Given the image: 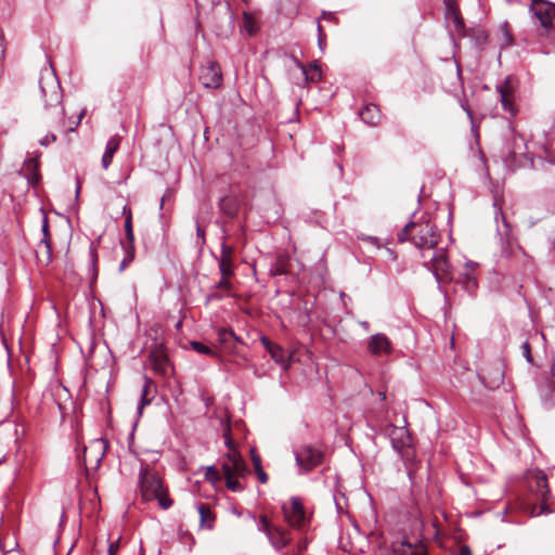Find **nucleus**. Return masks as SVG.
<instances>
[{"label": "nucleus", "instance_id": "obj_1", "mask_svg": "<svg viewBox=\"0 0 555 555\" xmlns=\"http://www.w3.org/2000/svg\"><path fill=\"white\" fill-rule=\"evenodd\" d=\"M39 88L43 101L42 118L47 126L59 132L74 131L85 112L80 113L76 121L66 118L62 102L63 91L56 76L51 73L40 76Z\"/></svg>", "mask_w": 555, "mask_h": 555}, {"label": "nucleus", "instance_id": "obj_2", "mask_svg": "<svg viewBox=\"0 0 555 555\" xmlns=\"http://www.w3.org/2000/svg\"><path fill=\"white\" fill-rule=\"evenodd\" d=\"M138 487L143 502L157 500L159 507L165 511L173 505L163 476L155 466L145 460H140Z\"/></svg>", "mask_w": 555, "mask_h": 555}, {"label": "nucleus", "instance_id": "obj_3", "mask_svg": "<svg viewBox=\"0 0 555 555\" xmlns=\"http://www.w3.org/2000/svg\"><path fill=\"white\" fill-rule=\"evenodd\" d=\"M228 446V453L221 460L220 472L215 466H209L206 469L205 477L207 480L215 482L224 479L225 487L232 492H238L242 486L238 477L243 476V457L241 453L234 449L233 442L230 438H225Z\"/></svg>", "mask_w": 555, "mask_h": 555}, {"label": "nucleus", "instance_id": "obj_4", "mask_svg": "<svg viewBox=\"0 0 555 555\" xmlns=\"http://www.w3.org/2000/svg\"><path fill=\"white\" fill-rule=\"evenodd\" d=\"M399 243L410 242L418 249H434L440 241V233L429 220L410 221L397 234Z\"/></svg>", "mask_w": 555, "mask_h": 555}, {"label": "nucleus", "instance_id": "obj_5", "mask_svg": "<svg viewBox=\"0 0 555 555\" xmlns=\"http://www.w3.org/2000/svg\"><path fill=\"white\" fill-rule=\"evenodd\" d=\"M526 478L529 490L534 494L537 500L541 501L539 509L533 512L534 515L539 516L552 513V509L546 503L551 493L546 474L541 469H531L528 470Z\"/></svg>", "mask_w": 555, "mask_h": 555}, {"label": "nucleus", "instance_id": "obj_6", "mask_svg": "<svg viewBox=\"0 0 555 555\" xmlns=\"http://www.w3.org/2000/svg\"><path fill=\"white\" fill-rule=\"evenodd\" d=\"M218 339L221 346V352L223 353L225 360L241 364V361L243 360V356L241 354L243 341L241 337L237 336L233 330L221 327L218 331Z\"/></svg>", "mask_w": 555, "mask_h": 555}, {"label": "nucleus", "instance_id": "obj_7", "mask_svg": "<svg viewBox=\"0 0 555 555\" xmlns=\"http://www.w3.org/2000/svg\"><path fill=\"white\" fill-rule=\"evenodd\" d=\"M258 528L267 534L271 545L276 551L283 550L292 541L289 530L271 525L266 516L260 517Z\"/></svg>", "mask_w": 555, "mask_h": 555}, {"label": "nucleus", "instance_id": "obj_8", "mask_svg": "<svg viewBox=\"0 0 555 555\" xmlns=\"http://www.w3.org/2000/svg\"><path fill=\"white\" fill-rule=\"evenodd\" d=\"M525 139L519 134L512 133L501 150V158L507 168L515 170L517 167V156L525 154Z\"/></svg>", "mask_w": 555, "mask_h": 555}, {"label": "nucleus", "instance_id": "obj_9", "mask_svg": "<svg viewBox=\"0 0 555 555\" xmlns=\"http://www.w3.org/2000/svg\"><path fill=\"white\" fill-rule=\"evenodd\" d=\"M295 460L297 465L308 473L323 463L324 453L318 448L306 444L295 452Z\"/></svg>", "mask_w": 555, "mask_h": 555}, {"label": "nucleus", "instance_id": "obj_10", "mask_svg": "<svg viewBox=\"0 0 555 555\" xmlns=\"http://www.w3.org/2000/svg\"><path fill=\"white\" fill-rule=\"evenodd\" d=\"M282 512L291 527L301 529L305 526L307 517L304 504L299 498H291L289 504L282 506Z\"/></svg>", "mask_w": 555, "mask_h": 555}, {"label": "nucleus", "instance_id": "obj_11", "mask_svg": "<svg viewBox=\"0 0 555 555\" xmlns=\"http://www.w3.org/2000/svg\"><path fill=\"white\" fill-rule=\"evenodd\" d=\"M198 79L207 89H217L222 83V72L220 65L215 61H207L199 67Z\"/></svg>", "mask_w": 555, "mask_h": 555}, {"label": "nucleus", "instance_id": "obj_12", "mask_svg": "<svg viewBox=\"0 0 555 555\" xmlns=\"http://www.w3.org/2000/svg\"><path fill=\"white\" fill-rule=\"evenodd\" d=\"M149 360L155 374L167 376L170 370V361L163 343H155L150 350Z\"/></svg>", "mask_w": 555, "mask_h": 555}, {"label": "nucleus", "instance_id": "obj_13", "mask_svg": "<svg viewBox=\"0 0 555 555\" xmlns=\"http://www.w3.org/2000/svg\"><path fill=\"white\" fill-rule=\"evenodd\" d=\"M426 266L433 271L438 282L452 280L451 263L443 249L436 251Z\"/></svg>", "mask_w": 555, "mask_h": 555}, {"label": "nucleus", "instance_id": "obj_14", "mask_svg": "<svg viewBox=\"0 0 555 555\" xmlns=\"http://www.w3.org/2000/svg\"><path fill=\"white\" fill-rule=\"evenodd\" d=\"M397 453L400 455L404 467L406 469L408 477L411 481L412 490L414 491L415 483H416V474L420 468V461L416 456V450L411 444L402 448L401 450H398Z\"/></svg>", "mask_w": 555, "mask_h": 555}, {"label": "nucleus", "instance_id": "obj_15", "mask_svg": "<svg viewBox=\"0 0 555 555\" xmlns=\"http://www.w3.org/2000/svg\"><path fill=\"white\" fill-rule=\"evenodd\" d=\"M529 11L539 20L541 26L550 30L555 22V3L545 0V3L533 4L529 7Z\"/></svg>", "mask_w": 555, "mask_h": 555}, {"label": "nucleus", "instance_id": "obj_16", "mask_svg": "<svg viewBox=\"0 0 555 555\" xmlns=\"http://www.w3.org/2000/svg\"><path fill=\"white\" fill-rule=\"evenodd\" d=\"M384 433L389 437L391 447L396 452L412 443L411 435L404 426L399 427L388 424L385 426Z\"/></svg>", "mask_w": 555, "mask_h": 555}, {"label": "nucleus", "instance_id": "obj_17", "mask_svg": "<svg viewBox=\"0 0 555 555\" xmlns=\"http://www.w3.org/2000/svg\"><path fill=\"white\" fill-rule=\"evenodd\" d=\"M392 555H427L426 546L423 542L414 543L403 539L400 542L392 543Z\"/></svg>", "mask_w": 555, "mask_h": 555}, {"label": "nucleus", "instance_id": "obj_18", "mask_svg": "<svg viewBox=\"0 0 555 555\" xmlns=\"http://www.w3.org/2000/svg\"><path fill=\"white\" fill-rule=\"evenodd\" d=\"M367 350L373 356L389 354L392 350L391 341L385 334L377 333L371 336Z\"/></svg>", "mask_w": 555, "mask_h": 555}, {"label": "nucleus", "instance_id": "obj_19", "mask_svg": "<svg viewBox=\"0 0 555 555\" xmlns=\"http://www.w3.org/2000/svg\"><path fill=\"white\" fill-rule=\"evenodd\" d=\"M496 92L500 94V102L502 108L512 115H515L516 108L513 101V87L511 85L509 77L504 82L496 86Z\"/></svg>", "mask_w": 555, "mask_h": 555}, {"label": "nucleus", "instance_id": "obj_20", "mask_svg": "<svg viewBox=\"0 0 555 555\" xmlns=\"http://www.w3.org/2000/svg\"><path fill=\"white\" fill-rule=\"evenodd\" d=\"M474 271L475 264L467 262L465 272L461 273L457 279V283L468 295H475L478 289V281Z\"/></svg>", "mask_w": 555, "mask_h": 555}, {"label": "nucleus", "instance_id": "obj_21", "mask_svg": "<svg viewBox=\"0 0 555 555\" xmlns=\"http://www.w3.org/2000/svg\"><path fill=\"white\" fill-rule=\"evenodd\" d=\"M446 7V18L454 24V28L459 35H464L465 23L461 15L460 9L455 1L443 0Z\"/></svg>", "mask_w": 555, "mask_h": 555}, {"label": "nucleus", "instance_id": "obj_22", "mask_svg": "<svg viewBox=\"0 0 555 555\" xmlns=\"http://www.w3.org/2000/svg\"><path fill=\"white\" fill-rule=\"evenodd\" d=\"M292 259L287 254H280L270 267L272 276H293Z\"/></svg>", "mask_w": 555, "mask_h": 555}, {"label": "nucleus", "instance_id": "obj_23", "mask_svg": "<svg viewBox=\"0 0 555 555\" xmlns=\"http://www.w3.org/2000/svg\"><path fill=\"white\" fill-rule=\"evenodd\" d=\"M358 114L361 120L371 127L379 125L383 117L379 106L374 103L365 104Z\"/></svg>", "mask_w": 555, "mask_h": 555}, {"label": "nucleus", "instance_id": "obj_24", "mask_svg": "<svg viewBox=\"0 0 555 555\" xmlns=\"http://www.w3.org/2000/svg\"><path fill=\"white\" fill-rule=\"evenodd\" d=\"M254 335L259 338L260 344L270 353L271 358L279 364L285 363L286 352L285 350L273 344L268 337L261 335L257 331H254Z\"/></svg>", "mask_w": 555, "mask_h": 555}, {"label": "nucleus", "instance_id": "obj_25", "mask_svg": "<svg viewBox=\"0 0 555 555\" xmlns=\"http://www.w3.org/2000/svg\"><path fill=\"white\" fill-rule=\"evenodd\" d=\"M501 218H502V221H503V225L505 228L504 233L502 235H504L506 237V241L503 242V244H502V253H503V255L505 257H513V256L516 255V251H519L520 254L525 255V251H524V249H522V247L520 245L516 244L515 247L513 246L512 237H511V225L506 221V219H505L503 214H501Z\"/></svg>", "mask_w": 555, "mask_h": 555}, {"label": "nucleus", "instance_id": "obj_26", "mask_svg": "<svg viewBox=\"0 0 555 555\" xmlns=\"http://www.w3.org/2000/svg\"><path fill=\"white\" fill-rule=\"evenodd\" d=\"M120 145V137L115 134L108 139L105 145V151L102 156V168L106 170L113 162L115 153L118 151Z\"/></svg>", "mask_w": 555, "mask_h": 555}, {"label": "nucleus", "instance_id": "obj_27", "mask_svg": "<svg viewBox=\"0 0 555 555\" xmlns=\"http://www.w3.org/2000/svg\"><path fill=\"white\" fill-rule=\"evenodd\" d=\"M220 209L229 218L237 216L241 208V201L235 195H227L220 199Z\"/></svg>", "mask_w": 555, "mask_h": 555}, {"label": "nucleus", "instance_id": "obj_28", "mask_svg": "<svg viewBox=\"0 0 555 555\" xmlns=\"http://www.w3.org/2000/svg\"><path fill=\"white\" fill-rule=\"evenodd\" d=\"M232 254H233L232 247L223 244L222 250H221V257L219 260V268H220L221 275L230 276L233 273Z\"/></svg>", "mask_w": 555, "mask_h": 555}, {"label": "nucleus", "instance_id": "obj_29", "mask_svg": "<svg viewBox=\"0 0 555 555\" xmlns=\"http://www.w3.org/2000/svg\"><path fill=\"white\" fill-rule=\"evenodd\" d=\"M250 460L253 463L254 472L257 476V479L260 483H267L269 480L268 474L264 472L262 466V459L260 454L257 452L256 448H250L249 450Z\"/></svg>", "mask_w": 555, "mask_h": 555}, {"label": "nucleus", "instance_id": "obj_30", "mask_svg": "<svg viewBox=\"0 0 555 555\" xmlns=\"http://www.w3.org/2000/svg\"><path fill=\"white\" fill-rule=\"evenodd\" d=\"M42 238L40 241V245L44 247V262L49 264L52 261V244L50 237L49 222L47 216L42 218Z\"/></svg>", "mask_w": 555, "mask_h": 555}, {"label": "nucleus", "instance_id": "obj_31", "mask_svg": "<svg viewBox=\"0 0 555 555\" xmlns=\"http://www.w3.org/2000/svg\"><path fill=\"white\" fill-rule=\"evenodd\" d=\"M154 386V382L152 378L147 377V376H144V384H143V387H142V390H141V397H140V401L138 403V414L139 415H142V411L143 409L149 405L154 396L151 395V388Z\"/></svg>", "mask_w": 555, "mask_h": 555}, {"label": "nucleus", "instance_id": "obj_32", "mask_svg": "<svg viewBox=\"0 0 555 555\" xmlns=\"http://www.w3.org/2000/svg\"><path fill=\"white\" fill-rule=\"evenodd\" d=\"M88 256H89V264H88L89 275H90L91 281H95L98 279V274H99V267H98L99 254H98V244L95 242L90 243Z\"/></svg>", "mask_w": 555, "mask_h": 555}, {"label": "nucleus", "instance_id": "obj_33", "mask_svg": "<svg viewBox=\"0 0 555 555\" xmlns=\"http://www.w3.org/2000/svg\"><path fill=\"white\" fill-rule=\"evenodd\" d=\"M261 27L260 12H245V34L255 36Z\"/></svg>", "mask_w": 555, "mask_h": 555}, {"label": "nucleus", "instance_id": "obj_34", "mask_svg": "<svg viewBox=\"0 0 555 555\" xmlns=\"http://www.w3.org/2000/svg\"><path fill=\"white\" fill-rule=\"evenodd\" d=\"M197 512L199 514L201 526L207 529H212L215 522V515L209 504L198 503Z\"/></svg>", "mask_w": 555, "mask_h": 555}, {"label": "nucleus", "instance_id": "obj_35", "mask_svg": "<svg viewBox=\"0 0 555 555\" xmlns=\"http://www.w3.org/2000/svg\"><path fill=\"white\" fill-rule=\"evenodd\" d=\"M249 144L250 146H255L256 144H262L266 149H271L270 142L267 140L262 128L257 126H251V138L247 141L245 139V145Z\"/></svg>", "mask_w": 555, "mask_h": 555}, {"label": "nucleus", "instance_id": "obj_36", "mask_svg": "<svg viewBox=\"0 0 555 555\" xmlns=\"http://www.w3.org/2000/svg\"><path fill=\"white\" fill-rule=\"evenodd\" d=\"M122 215L125 216L124 228L126 233V240L132 244L134 242L132 210L127 205H125L122 207Z\"/></svg>", "mask_w": 555, "mask_h": 555}, {"label": "nucleus", "instance_id": "obj_37", "mask_svg": "<svg viewBox=\"0 0 555 555\" xmlns=\"http://www.w3.org/2000/svg\"><path fill=\"white\" fill-rule=\"evenodd\" d=\"M93 450H95V452H96L95 459H94V463H95L94 468H98L102 462L103 456L105 455V451H106L105 441H103V440L93 441L89 448V452H92Z\"/></svg>", "mask_w": 555, "mask_h": 555}, {"label": "nucleus", "instance_id": "obj_38", "mask_svg": "<svg viewBox=\"0 0 555 555\" xmlns=\"http://www.w3.org/2000/svg\"><path fill=\"white\" fill-rule=\"evenodd\" d=\"M121 245L126 255L119 264V270L124 271L134 259V242L132 244L128 241L126 243L121 242Z\"/></svg>", "mask_w": 555, "mask_h": 555}, {"label": "nucleus", "instance_id": "obj_39", "mask_svg": "<svg viewBox=\"0 0 555 555\" xmlns=\"http://www.w3.org/2000/svg\"><path fill=\"white\" fill-rule=\"evenodd\" d=\"M293 60L296 63V65L300 68L301 74L307 82H318L322 79L321 70H317V73L311 72L310 74H308L307 67L301 62H299L296 56H294Z\"/></svg>", "mask_w": 555, "mask_h": 555}, {"label": "nucleus", "instance_id": "obj_40", "mask_svg": "<svg viewBox=\"0 0 555 555\" xmlns=\"http://www.w3.org/2000/svg\"><path fill=\"white\" fill-rule=\"evenodd\" d=\"M480 378L487 387L494 388L498 387L501 383H503L504 374L502 370L498 367L495 369L494 376L492 379L488 380V376L485 371L480 374Z\"/></svg>", "mask_w": 555, "mask_h": 555}, {"label": "nucleus", "instance_id": "obj_41", "mask_svg": "<svg viewBox=\"0 0 555 555\" xmlns=\"http://www.w3.org/2000/svg\"><path fill=\"white\" fill-rule=\"evenodd\" d=\"M26 169L31 171V177H29V182L31 184H36L39 181V160L36 158H30L26 162Z\"/></svg>", "mask_w": 555, "mask_h": 555}, {"label": "nucleus", "instance_id": "obj_42", "mask_svg": "<svg viewBox=\"0 0 555 555\" xmlns=\"http://www.w3.org/2000/svg\"><path fill=\"white\" fill-rule=\"evenodd\" d=\"M191 347L194 351H196L197 353H201V354H207V356L215 354L214 350L209 346H207L201 341H192Z\"/></svg>", "mask_w": 555, "mask_h": 555}, {"label": "nucleus", "instance_id": "obj_43", "mask_svg": "<svg viewBox=\"0 0 555 555\" xmlns=\"http://www.w3.org/2000/svg\"><path fill=\"white\" fill-rule=\"evenodd\" d=\"M521 350H522V354H524L525 359L527 360V362L530 364H533V357L531 354V346H530L529 341H525L521 345Z\"/></svg>", "mask_w": 555, "mask_h": 555}, {"label": "nucleus", "instance_id": "obj_44", "mask_svg": "<svg viewBox=\"0 0 555 555\" xmlns=\"http://www.w3.org/2000/svg\"><path fill=\"white\" fill-rule=\"evenodd\" d=\"M501 30H502V33L504 35V38H505V46L513 44L514 38H513V35L508 30V24L506 22L501 25Z\"/></svg>", "mask_w": 555, "mask_h": 555}, {"label": "nucleus", "instance_id": "obj_45", "mask_svg": "<svg viewBox=\"0 0 555 555\" xmlns=\"http://www.w3.org/2000/svg\"><path fill=\"white\" fill-rule=\"evenodd\" d=\"M56 141V135L53 131L49 132L48 134H46L40 141H39V144L41 146H49L50 144L54 143Z\"/></svg>", "mask_w": 555, "mask_h": 555}, {"label": "nucleus", "instance_id": "obj_46", "mask_svg": "<svg viewBox=\"0 0 555 555\" xmlns=\"http://www.w3.org/2000/svg\"><path fill=\"white\" fill-rule=\"evenodd\" d=\"M461 106L462 108L465 111V113L467 114V117L469 118L470 120V124H472V130L473 131H476L477 132V127L475 125V120H474V114L469 107V105L467 103H461Z\"/></svg>", "mask_w": 555, "mask_h": 555}, {"label": "nucleus", "instance_id": "obj_47", "mask_svg": "<svg viewBox=\"0 0 555 555\" xmlns=\"http://www.w3.org/2000/svg\"><path fill=\"white\" fill-rule=\"evenodd\" d=\"M196 236L199 241L198 244L204 245L205 244V230L199 225V223H196Z\"/></svg>", "mask_w": 555, "mask_h": 555}, {"label": "nucleus", "instance_id": "obj_48", "mask_svg": "<svg viewBox=\"0 0 555 555\" xmlns=\"http://www.w3.org/2000/svg\"><path fill=\"white\" fill-rule=\"evenodd\" d=\"M228 278L229 276L222 275L220 281L217 283L216 287L217 288H229L230 287V282L228 281Z\"/></svg>", "mask_w": 555, "mask_h": 555}, {"label": "nucleus", "instance_id": "obj_49", "mask_svg": "<svg viewBox=\"0 0 555 555\" xmlns=\"http://www.w3.org/2000/svg\"><path fill=\"white\" fill-rule=\"evenodd\" d=\"M118 552V541L117 542H111L108 545L107 555H116Z\"/></svg>", "mask_w": 555, "mask_h": 555}, {"label": "nucleus", "instance_id": "obj_50", "mask_svg": "<svg viewBox=\"0 0 555 555\" xmlns=\"http://www.w3.org/2000/svg\"><path fill=\"white\" fill-rule=\"evenodd\" d=\"M318 33H319V46L322 49V46L325 42V35H324L322 26L320 24H318Z\"/></svg>", "mask_w": 555, "mask_h": 555}, {"label": "nucleus", "instance_id": "obj_51", "mask_svg": "<svg viewBox=\"0 0 555 555\" xmlns=\"http://www.w3.org/2000/svg\"><path fill=\"white\" fill-rule=\"evenodd\" d=\"M457 555H472V551L467 545H462Z\"/></svg>", "mask_w": 555, "mask_h": 555}, {"label": "nucleus", "instance_id": "obj_52", "mask_svg": "<svg viewBox=\"0 0 555 555\" xmlns=\"http://www.w3.org/2000/svg\"><path fill=\"white\" fill-rule=\"evenodd\" d=\"M309 69H310V72H315V73H317V70H321V67H320L318 61L311 62L309 64Z\"/></svg>", "mask_w": 555, "mask_h": 555}, {"label": "nucleus", "instance_id": "obj_53", "mask_svg": "<svg viewBox=\"0 0 555 555\" xmlns=\"http://www.w3.org/2000/svg\"><path fill=\"white\" fill-rule=\"evenodd\" d=\"M387 253L389 254V256H390L393 260H396V259H397V254H396L392 249L388 248V249H387Z\"/></svg>", "mask_w": 555, "mask_h": 555}, {"label": "nucleus", "instance_id": "obj_54", "mask_svg": "<svg viewBox=\"0 0 555 555\" xmlns=\"http://www.w3.org/2000/svg\"><path fill=\"white\" fill-rule=\"evenodd\" d=\"M323 16H324L325 18H327V20H334V18H335V17L333 16V14H332V13H330V12H328V13L324 12V13H323Z\"/></svg>", "mask_w": 555, "mask_h": 555}, {"label": "nucleus", "instance_id": "obj_55", "mask_svg": "<svg viewBox=\"0 0 555 555\" xmlns=\"http://www.w3.org/2000/svg\"><path fill=\"white\" fill-rule=\"evenodd\" d=\"M361 325L367 331L370 328V324L367 321L361 322Z\"/></svg>", "mask_w": 555, "mask_h": 555}, {"label": "nucleus", "instance_id": "obj_56", "mask_svg": "<svg viewBox=\"0 0 555 555\" xmlns=\"http://www.w3.org/2000/svg\"><path fill=\"white\" fill-rule=\"evenodd\" d=\"M89 455H88V450L86 449L85 450V463L87 464L89 462Z\"/></svg>", "mask_w": 555, "mask_h": 555}, {"label": "nucleus", "instance_id": "obj_57", "mask_svg": "<svg viewBox=\"0 0 555 555\" xmlns=\"http://www.w3.org/2000/svg\"><path fill=\"white\" fill-rule=\"evenodd\" d=\"M335 501H336V507H337V511H338V512H341V511H343L341 505L339 504V502L337 501V499H335Z\"/></svg>", "mask_w": 555, "mask_h": 555}, {"label": "nucleus", "instance_id": "obj_58", "mask_svg": "<svg viewBox=\"0 0 555 555\" xmlns=\"http://www.w3.org/2000/svg\"><path fill=\"white\" fill-rule=\"evenodd\" d=\"M533 2V4H540V3H545V0H531V3Z\"/></svg>", "mask_w": 555, "mask_h": 555}, {"label": "nucleus", "instance_id": "obj_59", "mask_svg": "<svg viewBox=\"0 0 555 555\" xmlns=\"http://www.w3.org/2000/svg\"><path fill=\"white\" fill-rule=\"evenodd\" d=\"M232 512L236 515V516H241V513L237 511L236 507H233L232 508Z\"/></svg>", "mask_w": 555, "mask_h": 555}, {"label": "nucleus", "instance_id": "obj_60", "mask_svg": "<svg viewBox=\"0 0 555 555\" xmlns=\"http://www.w3.org/2000/svg\"><path fill=\"white\" fill-rule=\"evenodd\" d=\"M379 398H382L384 400L386 398V393L385 392H379Z\"/></svg>", "mask_w": 555, "mask_h": 555}, {"label": "nucleus", "instance_id": "obj_61", "mask_svg": "<svg viewBox=\"0 0 555 555\" xmlns=\"http://www.w3.org/2000/svg\"><path fill=\"white\" fill-rule=\"evenodd\" d=\"M304 550H305V545H299V546H298V552H301V551H304Z\"/></svg>", "mask_w": 555, "mask_h": 555}, {"label": "nucleus", "instance_id": "obj_62", "mask_svg": "<svg viewBox=\"0 0 555 555\" xmlns=\"http://www.w3.org/2000/svg\"><path fill=\"white\" fill-rule=\"evenodd\" d=\"M79 192H80V185L78 184V185H77V190H76V195H77V196H78Z\"/></svg>", "mask_w": 555, "mask_h": 555}, {"label": "nucleus", "instance_id": "obj_63", "mask_svg": "<svg viewBox=\"0 0 555 555\" xmlns=\"http://www.w3.org/2000/svg\"><path fill=\"white\" fill-rule=\"evenodd\" d=\"M552 175L555 177V166H552Z\"/></svg>", "mask_w": 555, "mask_h": 555}, {"label": "nucleus", "instance_id": "obj_64", "mask_svg": "<svg viewBox=\"0 0 555 555\" xmlns=\"http://www.w3.org/2000/svg\"><path fill=\"white\" fill-rule=\"evenodd\" d=\"M553 249L555 251V237H554V241H553Z\"/></svg>", "mask_w": 555, "mask_h": 555}]
</instances>
